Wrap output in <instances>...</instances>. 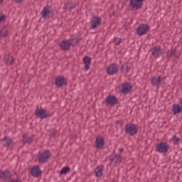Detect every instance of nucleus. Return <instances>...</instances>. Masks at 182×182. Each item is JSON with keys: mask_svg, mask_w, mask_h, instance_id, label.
I'll return each mask as SVG.
<instances>
[{"mask_svg": "<svg viewBox=\"0 0 182 182\" xmlns=\"http://www.w3.org/2000/svg\"><path fill=\"white\" fill-rule=\"evenodd\" d=\"M50 156H52V154L49 150H46L42 153H40L38 154V163L41 164H45V163H48V161L49 159H50Z\"/></svg>", "mask_w": 182, "mask_h": 182, "instance_id": "f257e3e1", "label": "nucleus"}, {"mask_svg": "<svg viewBox=\"0 0 182 182\" xmlns=\"http://www.w3.org/2000/svg\"><path fill=\"white\" fill-rule=\"evenodd\" d=\"M166 56L168 59V60H170V59H178L180 58V55H178V53H177V49L174 48L173 47H171L170 50H168L166 52Z\"/></svg>", "mask_w": 182, "mask_h": 182, "instance_id": "20e7f679", "label": "nucleus"}, {"mask_svg": "<svg viewBox=\"0 0 182 182\" xmlns=\"http://www.w3.org/2000/svg\"><path fill=\"white\" fill-rule=\"evenodd\" d=\"M132 89H133V86H132L131 83L125 82L121 89L122 93H124V95H127L132 92Z\"/></svg>", "mask_w": 182, "mask_h": 182, "instance_id": "412c9836", "label": "nucleus"}, {"mask_svg": "<svg viewBox=\"0 0 182 182\" xmlns=\"http://www.w3.org/2000/svg\"><path fill=\"white\" fill-rule=\"evenodd\" d=\"M151 55L155 58H160L164 52L163 49L160 46H154V48H151Z\"/></svg>", "mask_w": 182, "mask_h": 182, "instance_id": "9b49d317", "label": "nucleus"}, {"mask_svg": "<svg viewBox=\"0 0 182 182\" xmlns=\"http://www.w3.org/2000/svg\"><path fill=\"white\" fill-rule=\"evenodd\" d=\"M124 129L125 133H127V134H129V136H134V134H137V132L139 131L137 126L132 123L127 124Z\"/></svg>", "mask_w": 182, "mask_h": 182, "instance_id": "f03ea898", "label": "nucleus"}, {"mask_svg": "<svg viewBox=\"0 0 182 182\" xmlns=\"http://www.w3.org/2000/svg\"><path fill=\"white\" fill-rule=\"evenodd\" d=\"M170 149V145L166 142H161L159 144H156V150L158 153H167L168 149Z\"/></svg>", "mask_w": 182, "mask_h": 182, "instance_id": "423d86ee", "label": "nucleus"}, {"mask_svg": "<svg viewBox=\"0 0 182 182\" xmlns=\"http://www.w3.org/2000/svg\"><path fill=\"white\" fill-rule=\"evenodd\" d=\"M105 147V139L102 136H98L95 139V149L102 150Z\"/></svg>", "mask_w": 182, "mask_h": 182, "instance_id": "aec40b11", "label": "nucleus"}, {"mask_svg": "<svg viewBox=\"0 0 182 182\" xmlns=\"http://www.w3.org/2000/svg\"><path fill=\"white\" fill-rule=\"evenodd\" d=\"M70 46H72V42L70 40H63L60 45V49L64 50V52L69 50V49H70Z\"/></svg>", "mask_w": 182, "mask_h": 182, "instance_id": "6ab92c4d", "label": "nucleus"}, {"mask_svg": "<svg viewBox=\"0 0 182 182\" xmlns=\"http://www.w3.org/2000/svg\"><path fill=\"white\" fill-rule=\"evenodd\" d=\"M109 161L111 163H114V164H120L123 161V159L121 155L112 154L109 156Z\"/></svg>", "mask_w": 182, "mask_h": 182, "instance_id": "4468645a", "label": "nucleus"}, {"mask_svg": "<svg viewBox=\"0 0 182 182\" xmlns=\"http://www.w3.org/2000/svg\"><path fill=\"white\" fill-rule=\"evenodd\" d=\"M172 113L174 116L181 113V107L178 104H173L172 107Z\"/></svg>", "mask_w": 182, "mask_h": 182, "instance_id": "a878e982", "label": "nucleus"}, {"mask_svg": "<svg viewBox=\"0 0 182 182\" xmlns=\"http://www.w3.org/2000/svg\"><path fill=\"white\" fill-rule=\"evenodd\" d=\"M117 72H119V65L116 63L110 64L107 69L108 75H116Z\"/></svg>", "mask_w": 182, "mask_h": 182, "instance_id": "dca6fc26", "label": "nucleus"}, {"mask_svg": "<svg viewBox=\"0 0 182 182\" xmlns=\"http://www.w3.org/2000/svg\"><path fill=\"white\" fill-rule=\"evenodd\" d=\"M116 123L117 124H120L121 126L123 124V121H122V120H118V121H117L116 122Z\"/></svg>", "mask_w": 182, "mask_h": 182, "instance_id": "f704fd0d", "label": "nucleus"}, {"mask_svg": "<svg viewBox=\"0 0 182 182\" xmlns=\"http://www.w3.org/2000/svg\"><path fill=\"white\" fill-rule=\"evenodd\" d=\"M0 36L1 38H5L8 36V28L6 26H4L0 27Z\"/></svg>", "mask_w": 182, "mask_h": 182, "instance_id": "cd10ccee", "label": "nucleus"}, {"mask_svg": "<svg viewBox=\"0 0 182 182\" xmlns=\"http://www.w3.org/2000/svg\"><path fill=\"white\" fill-rule=\"evenodd\" d=\"M55 85L58 86V87H62V86L68 85V79L65 77V76L59 75L55 78Z\"/></svg>", "mask_w": 182, "mask_h": 182, "instance_id": "f8f14e48", "label": "nucleus"}, {"mask_svg": "<svg viewBox=\"0 0 182 182\" xmlns=\"http://www.w3.org/2000/svg\"><path fill=\"white\" fill-rule=\"evenodd\" d=\"M114 45H120L122 43V38H116L114 39Z\"/></svg>", "mask_w": 182, "mask_h": 182, "instance_id": "2f4dec72", "label": "nucleus"}, {"mask_svg": "<svg viewBox=\"0 0 182 182\" xmlns=\"http://www.w3.org/2000/svg\"><path fill=\"white\" fill-rule=\"evenodd\" d=\"M180 105H181V110L182 112V100L180 101Z\"/></svg>", "mask_w": 182, "mask_h": 182, "instance_id": "4c0bfd02", "label": "nucleus"}, {"mask_svg": "<svg viewBox=\"0 0 182 182\" xmlns=\"http://www.w3.org/2000/svg\"><path fill=\"white\" fill-rule=\"evenodd\" d=\"M80 42V38L75 39V43H79Z\"/></svg>", "mask_w": 182, "mask_h": 182, "instance_id": "e433bc0d", "label": "nucleus"}, {"mask_svg": "<svg viewBox=\"0 0 182 182\" xmlns=\"http://www.w3.org/2000/svg\"><path fill=\"white\" fill-rule=\"evenodd\" d=\"M143 2L144 0H130L129 6L133 9H140L143 6Z\"/></svg>", "mask_w": 182, "mask_h": 182, "instance_id": "ddd939ff", "label": "nucleus"}, {"mask_svg": "<svg viewBox=\"0 0 182 182\" xmlns=\"http://www.w3.org/2000/svg\"><path fill=\"white\" fill-rule=\"evenodd\" d=\"M117 102H119V100H117V97L114 95H109L105 99V103H107L108 106H114V105H117Z\"/></svg>", "mask_w": 182, "mask_h": 182, "instance_id": "f3484780", "label": "nucleus"}, {"mask_svg": "<svg viewBox=\"0 0 182 182\" xmlns=\"http://www.w3.org/2000/svg\"><path fill=\"white\" fill-rule=\"evenodd\" d=\"M41 15L43 19H52L53 11L50 10V6H46L43 9Z\"/></svg>", "mask_w": 182, "mask_h": 182, "instance_id": "7ed1b4c3", "label": "nucleus"}, {"mask_svg": "<svg viewBox=\"0 0 182 182\" xmlns=\"http://www.w3.org/2000/svg\"><path fill=\"white\" fill-rule=\"evenodd\" d=\"M105 165L97 166L95 169V177H102L103 176V168Z\"/></svg>", "mask_w": 182, "mask_h": 182, "instance_id": "b1692460", "label": "nucleus"}, {"mask_svg": "<svg viewBox=\"0 0 182 182\" xmlns=\"http://www.w3.org/2000/svg\"><path fill=\"white\" fill-rule=\"evenodd\" d=\"M164 80H166V77H161V75L153 77L151 80V85L154 87H160L162 83L164 84Z\"/></svg>", "mask_w": 182, "mask_h": 182, "instance_id": "39448f33", "label": "nucleus"}, {"mask_svg": "<svg viewBox=\"0 0 182 182\" xmlns=\"http://www.w3.org/2000/svg\"><path fill=\"white\" fill-rule=\"evenodd\" d=\"M0 100H1V95H0Z\"/></svg>", "mask_w": 182, "mask_h": 182, "instance_id": "a19ab883", "label": "nucleus"}, {"mask_svg": "<svg viewBox=\"0 0 182 182\" xmlns=\"http://www.w3.org/2000/svg\"><path fill=\"white\" fill-rule=\"evenodd\" d=\"M31 175L36 178L41 177V176H42V171H41L39 166H34L31 169Z\"/></svg>", "mask_w": 182, "mask_h": 182, "instance_id": "a211bd4d", "label": "nucleus"}, {"mask_svg": "<svg viewBox=\"0 0 182 182\" xmlns=\"http://www.w3.org/2000/svg\"><path fill=\"white\" fill-rule=\"evenodd\" d=\"M173 141H175V143H178V141H180V138H178L176 136H173Z\"/></svg>", "mask_w": 182, "mask_h": 182, "instance_id": "473e14b6", "label": "nucleus"}, {"mask_svg": "<svg viewBox=\"0 0 182 182\" xmlns=\"http://www.w3.org/2000/svg\"><path fill=\"white\" fill-rule=\"evenodd\" d=\"M69 171H70V167L69 166H65L63 167L60 171V174H68V173H69Z\"/></svg>", "mask_w": 182, "mask_h": 182, "instance_id": "c756f323", "label": "nucleus"}, {"mask_svg": "<svg viewBox=\"0 0 182 182\" xmlns=\"http://www.w3.org/2000/svg\"><path fill=\"white\" fill-rule=\"evenodd\" d=\"M4 3V0H0V5Z\"/></svg>", "mask_w": 182, "mask_h": 182, "instance_id": "ea45409f", "label": "nucleus"}, {"mask_svg": "<svg viewBox=\"0 0 182 182\" xmlns=\"http://www.w3.org/2000/svg\"><path fill=\"white\" fill-rule=\"evenodd\" d=\"M82 62L85 65V70H89V69H90V63H92V58L86 55L82 58Z\"/></svg>", "mask_w": 182, "mask_h": 182, "instance_id": "4be33fe9", "label": "nucleus"}, {"mask_svg": "<svg viewBox=\"0 0 182 182\" xmlns=\"http://www.w3.org/2000/svg\"><path fill=\"white\" fill-rule=\"evenodd\" d=\"M23 143H25L27 144H32V143H33V139H32V136H29L25 134V135H23Z\"/></svg>", "mask_w": 182, "mask_h": 182, "instance_id": "bb28decb", "label": "nucleus"}, {"mask_svg": "<svg viewBox=\"0 0 182 182\" xmlns=\"http://www.w3.org/2000/svg\"><path fill=\"white\" fill-rule=\"evenodd\" d=\"M2 141V147H6L7 149H12L15 146L14 139L9 136H4Z\"/></svg>", "mask_w": 182, "mask_h": 182, "instance_id": "0eeeda50", "label": "nucleus"}, {"mask_svg": "<svg viewBox=\"0 0 182 182\" xmlns=\"http://www.w3.org/2000/svg\"><path fill=\"white\" fill-rule=\"evenodd\" d=\"M34 114L39 119H48L50 116V114L46 113V109L43 108L36 109Z\"/></svg>", "mask_w": 182, "mask_h": 182, "instance_id": "6e6552de", "label": "nucleus"}, {"mask_svg": "<svg viewBox=\"0 0 182 182\" xmlns=\"http://www.w3.org/2000/svg\"><path fill=\"white\" fill-rule=\"evenodd\" d=\"M22 1L23 0H14V2H16V4H22Z\"/></svg>", "mask_w": 182, "mask_h": 182, "instance_id": "c9c22d12", "label": "nucleus"}, {"mask_svg": "<svg viewBox=\"0 0 182 182\" xmlns=\"http://www.w3.org/2000/svg\"><path fill=\"white\" fill-rule=\"evenodd\" d=\"M4 62L6 65H13L15 60L14 59V57L11 55H6L4 57Z\"/></svg>", "mask_w": 182, "mask_h": 182, "instance_id": "c85d7f7f", "label": "nucleus"}, {"mask_svg": "<svg viewBox=\"0 0 182 182\" xmlns=\"http://www.w3.org/2000/svg\"><path fill=\"white\" fill-rule=\"evenodd\" d=\"M59 136V132L56 131V129H52L50 133V137L52 139V137H58Z\"/></svg>", "mask_w": 182, "mask_h": 182, "instance_id": "7c9ffc66", "label": "nucleus"}, {"mask_svg": "<svg viewBox=\"0 0 182 182\" xmlns=\"http://www.w3.org/2000/svg\"><path fill=\"white\" fill-rule=\"evenodd\" d=\"M76 8V3L67 2L65 4L63 9L64 11H68L70 12L72 9H75Z\"/></svg>", "mask_w": 182, "mask_h": 182, "instance_id": "393cba45", "label": "nucleus"}, {"mask_svg": "<svg viewBox=\"0 0 182 182\" xmlns=\"http://www.w3.org/2000/svg\"><path fill=\"white\" fill-rule=\"evenodd\" d=\"M102 25V18L99 16H93L91 23V29H96Z\"/></svg>", "mask_w": 182, "mask_h": 182, "instance_id": "2eb2a0df", "label": "nucleus"}, {"mask_svg": "<svg viewBox=\"0 0 182 182\" xmlns=\"http://www.w3.org/2000/svg\"><path fill=\"white\" fill-rule=\"evenodd\" d=\"M132 70V63L127 62L121 66L122 73H129Z\"/></svg>", "mask_w": 182, "mask_h": 182, "instance_id": "5701e85b", "label": "nucleus"}, {"mask_svg": "<svg viewBox=\"0 0 182 182\" xmlns=\"http://www.w3.org/2000/svg\"><path fill=\"white\" fill-rule=\"evenodd\" d=\"M0 180H3L5 182H11L12 173L8 169L4 171L0 170Z\"/></svg>", "mask_w": 182, "mask_h": 182, "instance_id": "1a4fd4ad", "label": "nucleus"}, {"mask_svg": "<svg viewBox=\"0 0 182 182\" xmlns=\"http://www.w3.org/2000/svg\"><path fill=\"white\" fill-rule=\"evenodd\" d=\"M119 151H120V153H122V152L124 151V149H119Z\"/></svg>", "mask_w": 182, "mask_h": 182, "instance_id": "58836bf2", "label": "nucleus"}, {"mask_svg": "<svg viewBox=\"0 0 182 182\" xmlns=\"http://www.w3.org/2000/svg\"><path fill=\"white\" fill-rule=\"evenodd\" d=\"M5 18H6V16L5 15H1L0 16V22H2L4 21H5Z\"/></svg>", "mask_w": 182, "mask_h": 182, "instance_id": "72a5a7b5", "label": "nucleus"}, {"mask_svg": "<svg viewBox=\"0 0 182 182\" xmlns=\"http://www.w3.org/2000/svg\"><path fill=\"white\" fill-rule=\"evenodd\" d=\"M149 31H150V26H149L148 24H141L136 28L137 35H139V36H143V35H146V33H147Z\"/></svg>", "mask_w": 182, "mask_h": 182, "instance_id": "9d476101", "label": "nucleus"}]
</instances>
